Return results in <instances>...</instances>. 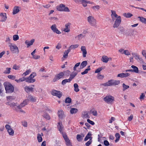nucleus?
Here are the masks:
<instances>
[{
  "mask_svg": "<svg viewBox=\"0 0 146 146\" xmlns=\"http://www.w3.org/2000/svg\"><path fill=\"white\" fill-rule=\"evenodd\" d=\"M132 54V55L135 57V58L136 60L140 62L142 61L143 60L142 58L140 57V56L139 55L135 53H133Z\"/></svg>",
  "mask_w": 146,
  "mask_h": 146,
  "instance_id": "obj_19",
  "label": "nucleus"
},
{
  "mask_svg": "<svg viewBox=\"0 0 146 146\" xmlns=\"http://www.w3.org/2000/svg\"><path fill=\"white\" fill-rule=\"evenodd\" d=\"M116 18L113 25V27L114 28L118 27L121 22V19L120 16H118Z\"/></svg>",
  "mask_w": 146,
  "mask_h": 146,
  "instance_id": "obj_8",
  "label": "nucleus"
},
{
  "mask_svg": "<svg viewBox=\"0 0 146 146\" xmlns=\"http://www.w3.org/2000/svg\"><path fill=\"white\" fill-rule=\"evenodd\" d=\"M131 67L133 69H132L133 72H134L136 73L139 72V70L138 68L136 66L134 65H132Z\"/></svg>",
  "mask_w": 146,
  "mask_h": 146,
  "instance_id": "obj_30",
  "label": "nucleus"
},
{
  "mask_svg": "<svg viewBox=\"0 0 146 146\" xmlns=\"http://www.w3.org/2000/svg\"><path fill=\"white\" fill-rule=\"evenodd\" d=\"M40 57V56L37 55H33V58L35 59H39Z\"/></svg>",
  "mask_w": 146,
  "mask_h": 146,
  "instance_id": "obj_63",
  "label": "nucleus"
},
{
  "mask_svg": "<svg viewBox=\"0 0 146 146\" xmlns=\"http://www.w3.org/2000/svg\"><path fill=\"white\" fill-rule=\"evenodd\" d=\"M87 62L86 61H84L81 63L80 65V68L82 69L85 67L87 64Z\"/></svg>",
  "mask_w": 146,
  "mask_h": 146,
  "instance_id": "obj_29",
  "label": "nucleus"
},
{
  "mask_svg": "<svg viewBox=\"0 0 146 146\" xmlns=\"http://www.w3.org/2000/svg\"><path fill=\"white\" fill-rule=\"evenodd\" d=\"M5 127L7 131L10 135L13 136L14 135V132L13 130L11 128L10 125L6 124L5 126Z\"/></svg>",
  "mask_w": 146,
  "mask_h": 146,
  "instance_id": "obj_9",
  "label": "nucleus"
},
{
  "mask_svg": "<svg viewBox=\"0 0 146 146\" xmlns=\"http://www.w3.org/2000/svg\"><path fill=\"white\" fill-rule=\"evenodd\" d=\"M82 117L83 118H88L90 117L88 115V112L87 111H85L82 112Z\"/></svg>",
  "mask_w": 146,
  "mask_h": 146,
  "instance_id": "obj_26",
  "label": "nucleus"
},
{
  "mask_svg": "<svg viewBox=\"0 0 146 146\" xmlns=\"http://www.w3.org/2000/svg\"><path fill=\"white\" fill-rule=\"evenodd\" d=\"M77 74L78 73L77 72H73L70 74L69 79L70 80V81L74 78L77 75Z\"/></svg>",
  "mask_w": 146,
  "mask_h": 146,
  "instance_id": "obj_24",
  "label": "nucleus"
},
{
  "mask_svg": "<svg viewBox=\"0 0 146 146\" xmlns=\"http://www.w3.org/2000/svg\"><path fill=\"white\" fill-rule=\"evenodd\" d=\"M20 7L18 6H15L13 9V14L15 15L17 13L20 11Z\"/></svg>",
  "mask_w": 146,
  "mask_h": 146,
  "instance_id": "obj_22",
  "label": "nucleus"
},
{
  "mask_svg": "<svg viewBox=\"0 0 146 146\" xmlns=\"http://www.w3.org/2000/svg\"><path fill=\"white\" fill-rule=\"evenodd\" d=\"M92 138H91V139H90V140L86 143L85 145L86 146H89L91 144L92 142Z\"/></svg>",
  "mask_w": 146,
  "mask_h": 146,
  "instance_id": "obj_55",
  "label": "nucleus"
},
{
  "mask_svg": "<svg viewBox=\"0 0 146 146\" xmlns=\"http://www.w3.org/2000/svg\"><path fill=\"white\" fill-rule=\"evenodd\" d=\"M65 141L66 142V144L68 146L71 144L70 140L68 139V138L67 139H65Z\"/></svg>",
  "mask_w": 146,
  "mask_h": 146,
  "instance_id": "obj_56",
  "label": "nucleus"
},
{
  "mask_svg": "<svg viewBox=\"0 0 146 146\" xmlns=\"http://www.w3.org/2000/svg\"><path fill=\"white\" fill-rule=\"evenodd\" d=\"M34 87V85H32L30 86H26L25 87V91L28 93L30 92L31 91L32 92Z\"/></svg>",
  "mask_w": 146,
  "mask_h": 146,
  "instance_id": "obj_12",
  "label": "nucleus"
},
{
  "mask_svg": "<svg viewBox=\"0 0 146 146\" xmlns=\"http://www.w3.org/2000/svg\"><path fill=\"white\" fill-rule=\"evenodd\" d=\"M87 21L91 26L95 27H96L97 21L94 17L92 15L89 16L87 18Z\"/></svg>",
  "mask_w": 146,
  "mask_h": 146,
  "instance_id": "obj_1",
  "label": "nucleus"
},
{
  "mask_svg": "<svg viewBox=\"0 0 146 146\" xmlns=\"http://www.w3.org/2000/svg\"><path fill=\"white\" fill-rule=\"evenodd\" d=\"M11 39L9 37H7L6 38V40H5V42H7L8 43V45H9V43H11L10 42H11Z\"/></svg>",
  "mask_w": 146,
  "mask_h": 146,
  "instance_id": "obj_64",
  "label": "nucleus"
},
{
  "mask_svg": "<svg viewBox=\"0 0 146 146\" xmlns=\"http://www.w3.org/2000/svg\"><path fill=\"white\" fill-rule=\"evenodd\" d=\"M36 75V74L35 72H32V74L29 77L26 78V82L29 83H33L35 82L36 80L35 79H33V78Z\"/></svg>",
  "mask_w": 146,
  "mask_h": 146,
  "instance_id": "obj_5",
  "label": "nucleus"
},
{
  "mask_svg": "<svg viewBox=\"0 0 146 146\" xmlns=\"http://www.w3.org/2000/svg\"><path fill=\"white\" fill-rule=\"evenodd\" d=\"M7 103L8 105H9L12 108H14V110L17 111H18L17 106H18V104H17V103H15L14 102L9 103L8 102Z\"/></svg>",
  "mask_w": 146,
  "mask_h": 146,
  "instance_id": "obj_14",
  "label": "nucleus"
},
{
  "mask_svg": "<svg viewBox=\"0 0 146 146\" xmlns=\"http://www.w3.org/2000/svg\"><path fill=\"white\" fill-rule=\"evenodd\" d=\"M74 91L76 92H78L80 90L78 88V86L76 83H75L74 84Z\"/></svg>",
  "mask_w": 146,
  "mask_h": 146,
  "instance_id": "obj_34",
  "label": "nucleus"
},
{
  "mask_svg": "<svg viewBox=\"0 0 146 146\" xmlns=\"http://www.w3.org/2000/svg\"><path fill=\"white\" fill-rule=\"evenodd\" d=\"M81 50L82 52L83 57L84 58L86 57L87 52L86 47L85 46H82L81 48Z\"/></svg>",
  "mask_w": 146,
  "mask_h": 146,
  "instance_id": "obj_16",
  "label": "nucleus"
},
{
  "mask_svg": "<svg viewBox=\"0 0 146 146\" xmlns=\"http://www.w3.org/2000/svg\"><path fill=\"white\" fill-rule=\"evenodd\" d=\"M71 102V99L69 97L66 98L65 101V102L66 103H69Z\"/></svg>",
  "mask_w": 146,
  "mask_h": 146,
  "instance_id": "obj_52",
  "label": "nucleus"
},
{
  "mask_svg": "<svg viewBox=\"0 0 146 146\" xmlns=\"http://www.w3.org/2000/svg\"><path fill=\"white\" fill-rule=\"evenodd\" d=\"M123 15L124 16L127 18L130 17L132 16V15L131 14L129 13H124L123 14Z\"/></svg>",
  "mask_w": 146,
  "mask_h": 146,
  "instance_id": "obj_49",
  "label": "nucleus"
},
{
  "mask_svg": "<svg viewBox=\"0 0 146 146\" xmlns=\"http://www.w3.org/2000/svg\"><path fill=\"white\" fill-rule=\"evenodd\" d=\"M139 18L140 21L143 23L146 24V19L140 17H138Z\"/></svg>",
  "mask_w": 146,
  "mask_h": 146,
  "instance_id": "obj_36",
  "label": "nucleus"
},
{
  "mask_svg": "<svg viewBox=\"0 0 146 146\" xmlns=\"http://www.w3.org/2000/svg\"><path fill=\"white\" fill-rule=\"evenodd\" d=\"M92 135V134L90 132H88V134H87L86 136L85 139H84V141H87L88 139H91V138H92L91 137Z\"/></svg>",
  "mask_w": 146,
  "mask_h": 146,
  "instance_id": "obj_33",
  "label": "nucleus"
},
{
  "mask_svg": "<svg viewBox=\"0 0 146 146\" xmlns=\"http://www.w3.org/2000/svg\"><path fill=\"white\" fill-rule=\"evenodd\" d=\"M114 100V97L110 95L106 96L104 99V100L108 104H111Z\"/></svg>",
  "mask_w": 146,
  "mask_h": 146,
  "instance_id": "obj_7",
  "label": "nucleus"
},
{
  "mask_svg": "<svg viewBox=\"0 0 146 146\" xmlns=\"http://www.w3.org/2000/svg\"><path fill=\"white\" fill-rule=\"evenodd\" d=\"M37 139L38 141L40 142L42 141V139L41 135L39 133H38L37 134Z\"/></svg>",
  "mask_w": 146,
  "mask_h": 146,
  "instance_id": "obj_40",
  "label": "nucleus"
},
{
  "mask_svg": "<svg viewBox=\"0 0 146 146\" xmlns=\"http://www.w3.org/2000/svg\"><path fill=\"white\" fill-rule=\"evenodd\" d=\"M104 77V76L103 75L100 74H98V76L97 77V78L100 79H103Z\"/></svg>",
  "mask_w": 146,
  "mask_h": 146,
  "instance_id": "obj_54",
  "label": "nucleus"
},
{
  "mask_svg": "<svg viewBox=\"0 0 146 146\" xmlns=\"http://www.w3.org/2000/svg\"><path fill=\"white\" fill-rule=\"evenodd\" d=\"M70 80L68 79H65L63 80L61 84L62 85H65L66 83L67 82H70Z\"/></svg>",
  "mask_w": 146,
  "mask_h": 146,
  "instance_id": "obj_39",
  "label": "nucleus"
},
{
  "mask_svg": "<svg viewBox=\"0 0 146 146\" xmlns=\"http://www.w3.org/2000/svg\"><path fill=\"white\" fill-rule=\"evenodd\" d=\"M80 62H79L76 63V64H75L73 68V70L74 71H75L76 70V67L80 65Z\"/></svg>",
  "mask_w": 146,
  "mask_h": 146,
  "instance_id": "obj_60",
  "label": "nucleus"
},
{
  "mask_svg": "<svg viewBox=\"0 0 146 146\" xmlns=\"http://www.w3.org/2000/svg\"><path fill=\"white\" fill-rule=\"evenodd\" d=\"M28 103V100H25L19 105L18 104V106H17V108L19 109H21L22 108L24 107L26 105H27Z\"/></svg>",
  "mask_w": 146,
  "mask_h": 146,
  "instance_id": "obj_13",
  "label": "nucleus"
},
{
  "mask_svg": "<svg viewBox=\"0 0 146 146\" xmlns=\"http://www.w3.org/2000/svg\"><path fill=\"white\" fill-rule=\"evenodd\" d=\"M145 97V96L144 94L143 93H142L141 94V95L140 97V99L141 100H143L144 99V98Z\"/></svg>",
  "mask_w": 146,
  "mask_h": 146,
  "instance_id": "obj_61",
  "label": "nucleus"
},
{
  "mask_svg": "<svg viewBox=\"0 0 146 146\" xmlns=\"http://www.w3.org/2000/svg\"><path fill=\"white\" fill-rule=\"evenodd\" d=\"M76 139L78 141H80L83 139V138L80 135L78 134L76 136Z\"/></svg>",
  "mask_w": 146,
  "mask_h": 146,
  "instance_id": "obj_46",
  "label": "nucleus"
},
{
  "mask_svg": "<svg viewBox=\"0 0 146 146\" xmlns=\"http://www.w3.org/2000/svg\"><path fill=\"white\" fill-rule=\"evenodd\" d=\"M70 24V23H68L65 25V28L64 29L63 31L65 32H69L70 31L69 28Z\"/></svg>",
  "mask_w": 146,
  "mask_h": 146,
  "instance_id": "obj_23",
  "label": "nucleus"
},
{
  "mask_svg": "<svg viewBox=\"0 0 146 146\" xmlns=\"http://www.w3.org/2000/svg\"><path fill=\"white\" fill-rule=\"evenodd\" d=\"M58 129L60 131V133H63V131L64 129V127L63 125L62 124L61 122L60 123V122H58Z\"/></svg>",
  "mask_w": 146,
  "mask_h": 146,
  "instance_id": "obj_21",
  "label": "nucleus"
},
{
  "mask_svg": "<svg viewBox=\"0 0 146 146\" xmlns=\"http://www.w3.org/2000/svg\"><path fill=\"white\" fill-rule=\"evenodd\" d=\"M35 40L34 39H32L30 41L27 40H26L25 43L27 45V47L28 48L29 46L32 45L35 42Z\"/></svg>",
  "mask_w": 146,
  "mask_h": 146,
  "instance_id": "obj_15",
  "label": "nucleus"
},
{
  "mask_svg": "<svg viewBox=\"0 0 146 146\" xmlns=\"http://www.w3.org/2000/svg\"><path fill=\"white\" fill-rule=\"evenodd\" d=\"M43 116L44 118H46L47 119L49 120L50 119V116L47 113H45L43 115Z\"/></svg>",
  "mask_w": 146,
  "mask_h": 146,
  "instance_id": "obj_45",
  "label": "nucleus"
},
{
  "mask_svg": "<svg viewBox=\"0 0 146 146\" xmlns=\"http://www.w3.org/2000/svg\"><path fill=\"white\" fill-rule=\"evenodd\" d=\"M51 94L52 95L57 96L59 98H60L62 96V93L60 91L55 90H52L51 92Z\"/></svg>",
  "mask_w": 146,
  "mask_h": 146,
  "instance_id": "obj_10",
  "label": "nucleus"
},
{
  "mask_svg": "<svg viewBox=\"0 0 146 146\" xmlns=\"http://www.w3.org/2000/svg\"><path fill=\"white\" fill-rule=\"evenodd\" d=\"M123 54L126 55H130V53L127 50H124L123 51Z\"/></svg>",
  "mask_w": 146,
  "mask_h": 146,
  "instance_id": "obj_58",
  "label": "nucleus"
},
{
  "mask_svg": "<svg viewBox=\"0 0 146 146\" xmlns=\"http://www.w3.org/2000/svg\"><path fill=\"white\" fill-rule=\"evenodd\" d=\"M5 89L7 93H11L13 92L14 88L11 84H8L5 86Z\"/></svg>",
  "mask_w": 146,
  "mask_h": 146,
  "instance_id": "obj_6",
  "label": "nucleus"
},
{
  "mask_svg": "<svg viewBox=\"0 0 146 146\" xmlns=\"http://www.w3.org/2000/svg\"><path fill=\"white\" fill-rule=\"evenodd\" d=\"M80 2L81 3L84 7H86L87 6L86 0H80Z\"/></svg>",
  "mask_w": 146,
  "mask_h": 146,
  "instance_id": "obj_43",
  "label": "nucleus"
},
{
  "mask_svg": "<svg viewBox=\"0 0 146 146\" xmlns=\"http://www.w3.org/2000/svg\"><path fill=\"white\" fill-rule=\"evenodd\" d=\"M56 9L60 11L69 12V9L67 7H66L63 4H60L59 5L56 7Z\"/></svg>",
  "mask_w": 146,
  "mask_h": 146,
  "instance_id": "obj_4",
  "label": "nucleus"
},
{
  "mask_svg": "<svg viewBox=\"0 0 146 146\" xmlns=\"http://www.w3.org/2000/svg\"><path fill=\"white\" fill-rule=\"evenodd\" d=\"M3 88L1 84L0 83V95L1 96H4V94L3 92Z\"/></svg>",
  "mask_w": 146,
  "mask_h": 146,
  "instance_id": "obj_32",
  "label": "nucleus"
},
{
  "mask_svg": "<svg viewBox=\"0 0 146 146\" xmlns=\"http://www.w3.org/2000/svg\"><path fill=\"white\" fill-rule=\"evenodd\" d=\"M109 58H108L107 56H103L101 59V60L103 62L105 63H107L109 60Z\"/></svg>",
  "mask_w": 146,
  "mask_h": 146,
  "instance_id": "obj_28",
  "label": "nucleus"
},
{
  "mask_svg": "<svg viewBox=\"0 0 146 146\" xmlns=\"http://www.w3.org/2000/svg\"><path fill=\"white\" fill-rule=\"evenodd\" d=\"M9 46L10 48V49L13 53L18 54L19 53V49L18 47L15 44L12 43L9 44Z\"/></svg>",
  "mask_w": 146,
  "mask_h": 146,
  "instance_id": "obj_3",
  "label": "nucleus"
},
{
  "mask_svg": "<svg viewBox=\"0 0 146 146\" xmlns=\"http://www.w3.org/2000/svg\"><path fill=\"white\" fill-rule=\"evenodd\" d=\"M120 81L119 80H111L106 82L103 84L102 85L104 86H110L113 85H117L119 84Z\"/></svg>",
  "mask_w": 146,
  "mask_h": 146,
  "instance_id": "obj_2",
  "label": "nucleus"
},
{
  "mask_svg": "<svg viewBox=\"0 0 146 146\" xmlns=\"http://www.w3.org/2000/svg\"><path fill=\"white\" fill-rule=\"evenodd\" d=\"M7 77L8 78L12 80H14L16 78L15 76L12 75H8Z\"/></svg>",
  "mask_w": 146,
  "mask_h": 146,
  "instance_id": "obj_59",
  "label": "nucleus"
},
{
  "mask_svg": "<svg viewBox=\"0 0 146 146\" xmlns=\"http://www.w3.org/2000/svg\"><path fill=\"white\" fill-rule=\"evenodd\" d=\"M87 121L90 124L92 125H93L95 124L94 122V121L90 120L89 119H87Z\"/></svg>",
  "mask_w": 146,
  "mask_h": 146,
  "instance_id": "obj_62",
  "label": "nucleus"
},
{
  "mask_svg": "<svg viewBox=\"0 0 146 146\" xmlns=\"http://www.w3.org/2000/svg\"><path fill=\"white\" fill-rule=\"evenodd\" d=\"M70 48H68L67 50H65L64 53V55L63 56V57L62 58V59H63V58H66L68 56V53L70 51Z\"/></svg>",
  "mask_w": 146,
  "mask_h": 146,
  "instance_id": "obj_27",
  "label": "nucleus"
},
{
  "mask_svg": "<svg viewBox=\"0 0 146 146\" xmlns=\"http://www.w3.org/2000/svg\"><path fill=\"white\" fill-rule=\"evenodd\" d=\"M111 16L112 18V20L113 21L114 20V18L113 17V16L115 18H117L118 17V15L115 12V11H113V10L111 11Z\"/></svg>",
  "mask_w": 146,
  "mask_h": 146,
  "instance_id": "obj_31",
  "label": "nucleus"
},
{
  "mask_svg": "<svg viewBox=\"0 0 146 146\" xmlns=\"http://www.w3.org/2000/svg\"><path fill=\"white\" fill-rule=\"evenodd\" d=\"M90 66H89L83 72L81 73V74L82 75H84L87 74L88 73V71L90 70Z\"/></svg>",
  "mask_w": 146,
  "mask_h": 146,
  "instance_id": "obj_37",
  "label": "nucleus"
},
{
  "mask_svg": "<svg viewBox=\"0 0 146 146\" xmlns=\"http://www.w3.org/2000/svg\"><path fill=\"white\" fill-rule=\"evenodd\" d=\"M79 46V45L78 44H76L75 45H72L70 46L69 48H70L74 49L75 48H77Z\"/></svg>",
  "mask_w": 146,
  "mask_h": 146,
  "instance_id": "obj_53",
  "label": "nucleus"
},
{
  "mask_svg": "<svg viewBox=\"0 0 146 146\" xmlns=\"http://www.w3.org/2000/svg\"><path fill=\"white\" fill-rule=\"evenodd\" d=\"M64 75V73L63 72L59 73L58 74L55 76L57 77L58 80L61 78Z\"/></svg>",
  "mask_w": 146,
  "mask_h": 146,
  "instance_id": "obj_35",
  "label": "nucleus"
},
{
  "mask_svg": "<svg viewBox=\"0 0 146 146\" xmlns=\"http://www.w3.org/2000/svg\"><path fill=\"white\" fill-rule=\"evenodd\" d=\"M19 37L18 35H15L13 36V39L14 41H17L19 39Z\"/></svg>",
  "mask_w": 146,
  "mask_h": 146,
  "instance_id": "obj_51",
  "label": "nucleus"
},
{
  "mask_svg": "<svg viewBox=\"0 0 146 146\" xmlns=\"http://www.w3.org/2000/svg\"><path fill=\"white\" fill-rule=\"evenodd\" d=\"M130 74L127 72L125 73H121L118 74L117 75V77L121 78H126L130 75Z\"/></svg>",
  "mask_w": 146,
  "mask_h": 146,
  "instance_id": "obj_17",
  "label": "nucleus"
},
{
  "mask_svg": "<svg viewBox=\"0 0 146 146\" xmlns=\"http://www.w3.org/2000/svg\"><path fill=\"white\" fill-rule=\"evenodd\" d=\"M103 69L102 67L99 68H97L95 71V73H98L100 72Z\"/></svg>",
  "mask_w": 146,
  "mask_h": 146,
  "instance_id": "obj_57",
  "label": "nucleus"
},
{
  "mask_svg": "<svg viewBox=\"0 0 146 146\" xmlns=\"http://www.w3.org/2000/svg\"><path fill=\"white\" fill-rule=\"evenodd\" d=\"M50 28L54 33H56L58 34H60L61 33V32L57 28L56 24L52 25L51 27Z\"/></svg>",
  "mask_w": 146,
  "mask_h": 146,
  "instance_id": "obj_11",
  "label": "nucleus"
},
{
  "mask_svg": "<svg viewBox=\"0 0 146 146\" xmlns=\"http://www.w3.org/2000/svg\"><path fill=\"white\" fill-rule=\"evenodd\" d=\"M31 72V70L30 69H29L27 70L26 72H24L22 74L23 76H25L28 75Z\"/></svg>",
  "mask_w": 146,
  "mask_h": 146,
  "instance_id": "obj_44",
  "label": "nucleus"
},
{
  "mask_svg": "<svg viewBox=\"0 0 146 146\" xmlns=\"http://www.w3.org/2000/svg\"><path fill=\"white\" fill-rule=\"evenodd\" d=\"M91 113L94 115L96 116L98 115L97 111L94 109H92L90 110Z\"/></svg>",
  "mask_w": 146,
  "mask_h": 146,
  "instance_id": "obj_41",
  "label": "nucleus"
},
{
  "mask_svg": "<svg viewBox=\"0 0 146 146\" xmlns=\"http://www.w3.org/2000/svg\"><path fill=\"white\" fill-rule=\"evenodd\" d=\"M11 69L10 68H7L4 71L3 73L5 74H9Z\"/></svg>",
  "mask_w": 146,
  "mask_h": 146,
  "instance_id": "obj_38",
  "label": "nucleus"
},
{
  "mask_svg": "<svg viewBox=\"0 0 146 146\" xmlns=\"http://www.w3.org/2000/svg\"><path fill=\"white\" fill-rule=\"evenodd\" d=\"M77 109L76 108H72L70 109V112L72 114L76 113L77 111Z\"/></svg>",
  "mask_w": 146,
  "mask_h": 146,
  "instance_id": "obj_42",
  "label": "nucleus"
},
{
  "mask_svg": "<svg viewBox=\"0 0 146 146\" xmlns=\"http://www.w3.org/2000/svg\"><path fill=\"white\" fill-rule=\"evenodd\" d=\"M27 100H28V103L29 101L32 102H35L36 100L35 97L31 95L29 96Z\"/></svg>",
  "mask_w": 146,
  "mask_h": 146,
  "instance_id": "obj_25",
  "label": "nucleus"
},
{
  "mask_svg": "<svg viewBox=\"0 0 146 146\" xmlns=\"http://www.w3.org/2000/svg\"><path fill=\"white\" fill-rule=\"evenodd\" d=\"M58 114L59 117L61 119H62L65 117L64 111L62 110L58 111Z\"/></svg>",
  "mask_w": 146,
  "mask_h": 146,
  "instance_id": "obj_18",
  "label": "nucleus"
},
{
  "mask_svg": "<svg viewBox=\"0 0 146 146\" xmlns=\"http://www.w3.org/2000/svg\"><path fill=\"white\" fill-rule=\"evenodd\" d=\"M91 8L92 9L96 11L99 10L100 9V7L99 5H97L96 6H93Z\"/></svg>",
  "mask_w": 146,
  "mask_h": 146,
  "instance_id": "obj_48",
  "label": "nucleus"
},
{
  "mask_svg": "<svg viewBox=\"0 0 146 146\" xmlns=\"http://www.w3.org/2000/svg\"><path fill=\"white\" fill-rule=\"evenodd\" d=\"M0 16L1 17L0 21L1 22H4L7 19V17L5 13H1Z\"/></svg>",
  "mask_w": 146,
  "mask_h": 146,
  "instance_id": "obj_20",
  "label": "nucleus"
},
{
  "mask_svg": "<svg viewBox=\"0 0 146 146\" xmlns=\"http://www.w3.org/2000/svg\"><path fill=\"white\" fill-rule=\"evenodd\" d=\"M85 36V35H84L83 34H81L78 35L77 36V37L78 40H80L81 39L84 37Z\"/></svg>",
  "mask_w": 146,
  "mask_h": 146,
  "instance_id": "obj_50",
  "label": "nucleus"
},
{
  "mask_svg": "<svg viewBox=\"0 0 146 146\" xmlns=\"http://www.w3.org/2000/svg\"><path fill=\"white\" fill-rule=\"evenodd\" d=\"M122 86L123 88V91H125V90L128 89L129 88V86L127 85L124 83H123L122 84Z\"/></svg>",
  "mask_w": 146,
  "mask_h": 146,
  "instance_id": "obj_47",
  "label": "nucleus"
}]
</instances>
